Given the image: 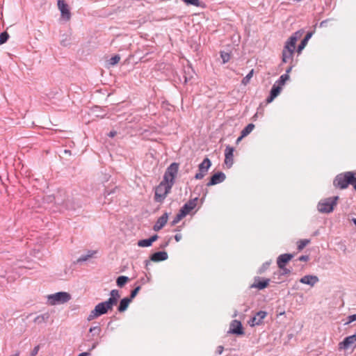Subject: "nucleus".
<instances>
[{
    "label": "nucleus",
    "instance_id": "nucleus-33",
    "mask_svg": "<svg viewBox=\"0 0 356 356\" xmlns=\"http://www.w3.org/2000/svg\"><path fill=\"white\" fill-rule=\"evenodd\" d=\"M254 74V70H251L250 72L242 79L241 83L244 86H246L248 83H249L251 78L252 77Z\"/></svg>",
    "mask_w": 356,
    "mask_h": 356
},
{
    "label": "nucleus",
    "instance_id": "nucleus-1",
    "mask_svg": "<svg viewBox=\"0 0 356 356\" xmlns=\"http://www.w3.org/2000/svg\"><path fill=\"white\" fill-rule=\"evenodd\" d=\"M339 196H334L321 200L317 206L318 211L323 213H329L334 210V207L337 205Z\"/></svg>",
    "mask_w": 356,
    "mask_h": 356
},
{
    "label": "nucleus",
    "instance_id": "nucleus-21",
    "mask_svg": "<svg viewBox=\"0 0 356 356\" xmlns=\"http://www.w3.org/2000/svg\"><path fill=\"white\" fill-rule=\"evenodd\" d=\"M102 332V328L99 325L91 327L89 329V333L87 335L88 340H92L95 336H99Z\"/></svg>",
    "mask_w": 356,
    "mask_h": 356
},
{
    "label": "nucleus",
    "instance_id": "nucleus-49",
    "mask_svg": "<svg viewBox=\"0 0 356 356\" xmlns=\"http://www.w3.org/2000/svg\"><path fill=\"white\" fill-rule=\"evenodd\" d=\"M303 33H304L303 30L298 31L293 35L294 37H297V39L298 40L302 36Z\"/></svg>",
    "mask_w": 356,
    "mask_h": 356
},
{
    "label": "nucleus",
    "instance_id": "nucleus-59",
    "mask_svg": "<svg viewBox=\"0 0 356 356\" xmlns=\"http://www.w3.org/2000/svg\"><path fill=\"white\" fill-rule=\"evenodd\" d=\"M277 316L284 314V312H282L277 311Z\"/></svg>",
    "mask_w": 356,
    "mask_h": 356
},
{
    "label": "nucleus",
    "instance_id": "nucleus-5",
    "mask_svg": "<svg viewBox=\"0 0 356 356\" xmlns=\"http://www.w3.org/2000/svg\"><path fill=\"white\" fill-rule=\"evenodd\" d=\"M109 310L110 309L104 301L99 302L95 307V309L90 312L87 320L88 321H92L97 317L106 314Z\"/></svg>",
    "mask_w": 356,
    "mask_h": 356
},
{
    "label": "nucleus",
    "instance_id": "nucleus-53",
    "mask_svg": "<svg viewBox=\"0 0 356 356\" xmlns=\"http://www.w3.org/2000/svg\"><path fill=\"white\" fill-rule=\"evenodd\" d=\"M169 243H170V239H169L168 241H166V242H165V243H162V244L160 245V248H166V247L169 245Z\"/></svg>",
    "mask_w": 356,
    "mask_h": 356
},
{
    "label": "nucleus",
    "instance_id": "nucleus-56",
    "mask_svg": "<svg viewBox=\"0 0 356 356\" xmlns=\"http://www.w3.org/2000/svg\"><path fill=\"white\" fill-rule=\"evenodd\" d=\"M78 356H90V354L88 352H84L80 353Z\"/></svg>",
    "mask_w": 356,
    "mask_h": 356
},
{
    "label": "nucleus",
    "instance_id": "nucleus-6",
    "mask_svg": "<svg viewBox=\"0 0 356 356\" xmlns=\"http://www.w3.org/2000/svg\"><path fill=\"white\" fill-rule=\"evenodd\" d=\"M71 299V296L67 292H58L49 296V300L51 304L65 303Z\"/></svg>",
    "mask_w": 356,
    "mask_h": 356
},
{
    "label": "nucleus",
    "instance_id": "nucleus-52",
    "mask_svg": "<svg viewBox=\"0 0 356 356\" xmlns=\"http://www.w3.org/2000/svg\"><path fill=\"white\" fill-rule=\"evenodd\" d=\"M181 235L180 234H177L175 236V239L177 242H179L181 239Z\"/></svg>",
    "mask_w": 356,
    "mask_h": 356
},
{
    "label": "nucleus",
    "instance_id": "nucleus-36",
    "mask_svg": "<svg viewBox=\"0 0 356 356\" xmlns=\"http://www.w3.org/2000/svg\"><path fill=\"white\" fill-rule=\"evenodd\" d=\"M141 289L140 285H136V287L131 291L129 298L131 300L137 296Z\"/></svg>",
    "mask_w": 356,
    "mask_h": 356
},
{
    "label": "nucleus",
    "instance_id": "nucleus-19",
    "mask_svg": "<svg viewBox=\"0 0 356 356\" xmlns=\"http://www.w3.org/2000/svg\"><path fill=\"white\" fill-rule=\"evenodd\" d=\"M318 277L316 275H305L300 280V282L302 284H308L313 286L315 284L318 282Z\"/></svg>",
    "mask_w": 356,
    "mask_h": 356
},
{
    "label": "nucleus",
    "instance_id": "nucleus-14",
    "mask_svg": "<svg viewBox=\"0 0 356 356\" xmlns=\"http://www.w3.org/2000/svg\"><path fill=\"white\" fill-rule=\"evenodd\" d=\"M198 200V197H196L193 199L190 200L184 206L180 209V211L184 213V215L186 216L193 209H194L197 205V202Z\"/></svg>",
    "mask_w": 356,
    "mask_h": 356
},
{
    "label": "nucleus",
    "instance_id": "nucleus-2",
    "mask_svg": "<svg viewBox=\"0 0 356 356\" xmlns=\"http://www.w3.org/2000/svg\"><path fill=\"white\" fill-rule=\"evenodd\" d=\"M172 186L169 184L161 181V183L155 188L154 201L156 202L162 203L165 199L167 195L170 192Z\"/></svg>",
    "mask_w": 356,
    "mask_h": 356
},
{
    "label": "nucleus",
    "instance_id": "nucleus-25",
    "mask_svg": "<svg viewBox=\"0 0 356 356\" xmlns=\"http://www.w3.org/2000/svg\"><path fill=\"white\" fill-rule=\"evenodd\" d=\"M312 36V32H308L306 34L305 37L301 41L300 44L298 47L297 51H298V54H300L302 51V50L305 47V46L307 45L309 40L311 38Z\"/></svg>",
    "mask_w": 356,
    "mask_h": 356
},
{
    "label": "nucleus",
    "instance_id": "nucleus-17",
    "mask_svg": "<svg viewBox=\"0 0 356 356\" xmlns=\"http://www.w3.org/2000/svg\"><path fill=\"white\" fill-rule=\"evenodd\" d=\"M168 219V213H164L161 217L158 218L156 223L153 227V229L156 232L161 230L167 223Z\"/></svg>",
    "mask_w": 356,
    "mask_h": 356
},
{
    "label": "nucleus",
    "instance_id": "nucleus-45",
    "mask_svg": "<svg viewBox=\"0 0 356 356\" xmlns=\"http://www.w3.org/2000/svg\"><path fill=\"white\" fill-rule=\"evenodd\" d=\"M270 264V261H266L264 264H263L262 266L259 269V273H264L269 267Z\"/></svg>",
    "mask_w": 356,
    "mask_h": 356
},
{
    "label": "nucleus",
    "instance_id": "nucleus-40",
    "mask_svg": "<svg viewBox=\"0 0 356 356\" xmlns=\"http://www.w3.org/2000/svg\"><path fill=\"white\" fill-rule=\"evenodd\" d=\"M187 5H193L195 6H200V0H182Z\"/></svg>",
    "mask_w": 356,
    "mask_h": 356
},
{
    "label": "nucleus",
    "instance_id": "nucleus-44",
    "mask_svg": "<svg viewBox=\"0 0 356 356\" xmlns=\"http://www.w3.org/2000/svg\"><path fill=\"white\" fill-rule=\"evenodd\" d=\"M350 175H351V177L350 179L349 184L352 185L353 186L354 189L356 191V177L354 176L353 172H352Z\"/></svg>",
    "mask_w": 356,
    "mask_h": 356
},
{
    "label": "nucleus",
    "instance_id": "nucleus-12",
    "mask_svg": "<svg viewBox=\"0 0 356 356\" xmlns=\"http://www.w3.org/2000/svg\"><path fill=\"white\" fill-rule=\"evenodd\" d=\"M229 333L234 334L236 335H242L244 334L242 324L241 321L237 320H233L229 325Z\"/></svg>",
    "mask_w": 356,
    "mask_h": 356
},
{
    "label": "nucleus",
    "instance_id": "nucleus-26",
    "mask_svg": "<svg viewBox=\"0 0 356 356\" xmlns=\"http://www.w3.org/2000/svg\"><path fill=\"white\" fill-rule=\"evenodd\" d=\"M289 57V38H288L284 44V47L282 51V61L284 63L287 62V58Z\"/></svg>",
    "mask_w": 356,
    "mask_h": 356
},
{
    "label": "nucleus",
    "instance_id": "nucleus-16",
    "mask_svg": "<svg viewBox=\"0 0 356 356\" xmlns=\"http://www.w3.org/2000/svg\"><path fill=\"white\" fill-rule=\"evenodd\" d=\"M270 282V279H261L259 277H254V282L250 285V288H257L259 290H262L266 288Z\"/></svg>",
    "mask_w": 356,
    "mask_h": 356
},
{
    "label": "nucleus",
    "instance_id": "nucleus-27",
    "mask_svg": "<svg viewBox=\"0 0 356 356\" xmlns=\"http://www.w3.org/2000/svg\"><path fill=\"white\" fill-rule=\"evenodd\" d=\"M96 251L95 250H89L88 254L81 255L76 261L77 263H81L88 260L90 258L92 257L94 254H96Z\"/></svg>",
    "mask_w": 356,
    "mask_h": 356
},
{
    "label": "nucleus",
    "instance_id": "nucleus-41",
    "mask_svg": "<svg viewBox=\"0 0 356 356\" xmlns=\"http://www.w3.org/2000/svg\"><path fill=\"white\" fill-rule=\"evenodd\" d=\"M149 281V277H148L147 276L143 277L136 282L135 285H140L141 286L143 284H146Z\"/></svg>",
    "mask_w": 356,
    "mask_h": 356
},
{
    "label": "nucleus",
    "instance_id": "nucleus-55",
    "mask_svg": "<svg viewBox=\"0 0 356 356\" xmlns=\"http://www.w3.org/2000/svg\"><path fill=\"white\" fill-rule=\"evenodd\" d=\"M99 342L96 341V342H94L92 347L89 349V350H92L93 349H95L97 346L98 345Z\"/></svg>",
    "mask_w": 356,
    "mask_h": 356
},
{
    "label": "nucleus",
    "instance_id": "nucleus-38",
    "mask_svg": "<svg viewBox=\"0 0 356 356\" xmlns=\"http://www.w3.org/2000/svg\"><path fill=\"white\" fill-rule=\"evenodd\" d=\"M9 38V35L6 31L0 34V45L5 43Z\"/></svg>",
    "mask_w": 356,
    "mask_h": 356
},
{
    "label": "nucleus",
    "instance_id": "nucleus-48",
    "mask_svg": "<svg viewBox=\"0 0 356 356\" xmlns=\"http://www.w3.org/2000/svg\"><path fill=\"white\" fill-rule=\"evenodd\" d=\"M309 259V257L308 255H302L297 259L300 261H307Z\"/></svg>",
    "mask_w": 356,
    "mask_h": 356
},
{
    "label": "nucleus",
    "instance_id": "nucleus-43",
    "mask_svg": "<svg viewBox=\"0 0 356 356\" xmlns=\"http://www.w3.org/2000/svg\"><path fill=\"white\" fill-rule=\"evenodd\" d=\"M220 56L224 63L228 62L230 58V56L228 53L221 52Z\"/></svg>",
    "mask_w": 356,
    "mask_h": 356
},
{
    "label": "nucleus",
    "instance_id": "nucleus-32",
    "mask_svg": "<svg viewBox=\"0 0 356 356\" xmlns=\"http://www.w3.org/2000/svg\"><path fill=\"white\" fill-rule=\"evenodd\" d=\"M310 243L309 239H302L300 240L297 242L298 250L299 251L302 250L305 246H307Z\"/></svg>",
    "mask_w": 356,
    "mask_h": 356
},
{
    "label": "nucleus",
    "instance_id": "nucleus-58",
    "mask_svg": "<svg viewBox=\"0 0 356 356\" xmlns=\"http://www.w3.org/2000/svg\"><path fill=\"white\" fill-rule=\"evenodd\" d=\"M243 138V137H242V134H241V136L236 140V144H238L242 140Z\"/></svg>",
    "mask_w": 356,
    "mask_h": 356
},
{
    "label": "nucleus",
    "instance_id": "nucleus-37",
    "mask_svg": "<svg viewBox=\"0 0 356 356\" xmlns=\"http://www.w3.org/2000/svg\"><path fill=\"white\" fill-rule=\"evenodd\" d=\"M298 39L297 37H294L293 35L291 36V56H292L295 49L296 44Z\"/></svg>",
    "mask_w": 356,
    "mask_h": 356
},
{
    "label": "nucleus",
    "instance_id": "nucleus-9",
    "mask_svg": "<svg viewBox=\"0 0 356 356\" xmlns=\"http://www.w3.org/2000/svg\"><path fill=\"white\" fill-rule=\"evenodd\" d=\"M234 148L230 145H227L225 149V161L224 163L227 168H230L234 163Z\"/></svg>",
    "mask_w": 356,
    "mask_h": 356
},
{
    "label": "nucleus",
    "instance_id": "nucleus-46",
    "mask_svg": "<svg viewBox=\"0 0 356 356\" xmlns=\"http://www.w3.org/2000/svg\"><path fill=\"white\" fill-rule=\"evenodd\" d=\"M348 321L345 324H349L356 321V314L350 315L347 318Z\"/></svg>",
    "mask_w": 356,
    "mask_h": 356
},
{
    "label": "nucleus",
    "instance_id": "nucleus-10",
    "mask_svg": "<svg viewBox=\"0 0 356 356\" xmlns=\"http://www.w3.org/2000/svg\"><path fill=\"white\" fill-rule=\"evenodd\" d=\"M168 257V254L165 251L156 252L153 253L150 256V260L145 261L146 268L147 269V266L150 264V261H152L154 262L163 261L166 260Z\"/></svg>",
    "mask_w": 356,
    "mask_h": 356
},
{
    "label": "nucleus",
    "instance_id": "nucleus-23",
    "mask_svg": "<svg viewBox=\"0 0 356 356\" xmlns=\"http://www.w3.org/2000/svg\"><path fill=\"white\" fill-rule=\"evenodd\" d=\"M285 72L286 73L284 74H282L279 78V79L274 83L275 85H277L278 86L281 87V88H282V86L285 84L286 81L289 78V67L286 68Z\"/></svg>",
    "mask_w": 356,
    "mask_h": 356
},
{
    "label": "nucleus",
    "instance_id": "nucleus-30",
    "mask_svg": "<svg viewBox=\"0 0 356 356\" xmlns=\"http://www.w3.org/2000/svg\"><path fill=\"white\" fill-rule=\"evenodd\" d=\"M254 128V125L252 123L248 124L242 131V137L248 136Z\"/></svg>",
    "mask_w": 356,
    "mask_h": 356
},
{
    "label": "nucleus",
    "instance_id": "nucleus-13",
    "mask_svg": "<svg viewBox=\"0 0 356 356\" xmlns=\"http://www.w3.org/2000/svg\"><path fill=\"white\" fill-rule=\"evenodd\" d=\"M226 179L225 174L222 172H218L214 173L211 177L209 182L207 184V186H211L223 182Z\"/></svg>",
    "mask_w": 356,
    "mask_h": 356
},
{
    "label": "nucleus",
    "instance_id": "nucleus-20",
    "mask_svg": "<svg viewBox=\"0 0 356 356\" xmlns=\"http://www.w3.org/2000/svg\"><path fill=\"white\" fill-rule=\"evenodd\" d=\"M289 261V253H285L278 257L277 264L280 269L286 270L285 266Z\"/></svg>",
    "mask_w": 356,
    "mask_h": 356
},
{
    "label": "nucleus",
    "instance_id": "nucleus-8",
    "mask_svg": "<svg viewBox=\"0 0 356 356\" xmlns=\"http://www.w3.org/2000/svg\"><path fill=\"white\" fill-rule=\"evenodd\" d=\"M356 346V333L346 337L341 342L339 343V348L341 350H348L354 348Z\"/></svg>",
    "mask_w": 356,
    "mask_h": 356
},
{
    "label": "nucleus",
    "instance_id": "nucleus-57",
    "mask_svg": "<svg viewBox=\"0 0 356 356\" xmlns=\"http://www.w3.org/2000/svg\"><path fill=\"white\" fill-rule=\"evenodd\" d=\"M115 134H116V132H115V131H111V132L109 133L108 136H109L110 137H114V136H115Z\"/></svg>",
    "mask_w": 356,
    "mask_h": 356
},
{
    "label": "nucleus",
    "instance_id": "nucleus-31",
    "mask_svg": "<svg viewBox=\"0 0 356 356\" xmlns=\"http://www.w3.org/2000/svg\"><path fill=\"white\" fill-rule=\"evenodd\" d=\"M185 216H186L184 215V213L179 210V213L176 215V216L174 218V219L171 222V226H175Z\"/></svg>",
    "mask_w": 356,
    "mask_h": 356
},
{
    "label": "nucleus",
    "instance_id": "nucleus-47",
    "mask_svg": "<svg viewBox=\"0 0 356 356\" xmlns=\"http://www.w3.org/2000/svg\"><path fill=\"white\" fill-rule=\"evenodd\" d=\"M39 350H40L39 345L35 346L34 348L32 350L30 356H36V355L38 353Z\"/></svg>",
    "mask_w": 356,
    "mask_h": 356
},
{
    "label": "nucleus",
    "instance_id": "nucleus-54",
    "mask_svg": "<svg viewBox=\"0 0 356 356\" xmlns=\"http://www.w3.org/2000/svg\"><path fill=\"white\" fill-rule=\"evenodd\" d=\"M60 43L64 47H66L70 44L66 40H63Z\"/></svg>",
    "mask_w": 356,
    "mask_h": 356
},
{
    "label": "nucleus",
    "instance_id": "nucleus-60",
    "mask_svg": "<svg viewBox=\"0 0 356 356\" xmlns=\"http://www.w3.org/2000/svg\"><path fill=\"white\" fill-rule=\"evenodd\" d=\"M352 221L353 222V223L356 226V218H353L352 219Z\"/></svg>",
    "mask_w": 356,
    "mask_h": 356
},
{
    "label": "nucleus",
    "instance_id": "nucleus-18",
    "mask_svg": "<svg viewBox=\"0 0 356 356\" xmlns=\"http://www.w3.org/2000/svg\"><path fill=\"white\" fill-rule=\"evenodd\" d=\"M281 90H282L281 87L278 86L277 85L274 84L270 91V95L266 99V103L267 104L271 103L274 100V99L276 98L279 95Z\"/></svg>",
    "mask_w": 356,
    "mask_h": 356
},
{
    "label": "nucleus",
    "instance_id": "nucleus-35",
    "mask_svg": "<svg viewBox=\"0 0 356 356\" xmlns=\"http://www.w3.org/2000/svg\"><path fill=\"white\" fill-rule=\"evenodd\" d=\"M152 245L149 238L140 240L138 242V245L139 247H149Z\"/></svg>",
    "mask_w": 356,
    "mask_h": 356
},
{
    "label": "nucleus",
    "instance_id": "nucleus-3",
    "mask_svg": "<svg viewBox=\"0 0 356 356\" xmlns=\"http://www.w3.org/2000/svg\"><path fill=\"white\" fill-rule=\"evenodd\" d=\"M179 168L178 163H172L165 170L163 181L173 186Z\"/></svg>",
    "mask_w": 356,
    "mask_h": 356
},
{
    "label": "nucleus",
    "instance_id": "nucleus-28",
    "mask_svg": "<svg viewBox=\"0 0 356 356\" xmlns=\"http://www.w3.org/2000/svg\"><path fill=\"white\" fill-rule=\"evenodd\" d=\"M130 279L124 275L119 276L116 280V284L119 287H123Z\"/></svg>",
    "mask_w": 356,
    "mask_h": 356
},
{
    "label": "nucleus",
    "instance_id": "nucleus-42",
    "mask_svg": "<svg viewBox=\"0 0 356 356\" xmlns=\"http://www.w3.org/2000/svg\"><path fill=\"white\" fill-rule=\"evenodd\" d=\"M110 297L112 298H114V299H116V300H119V298H120V293L118 291V290L117 289H113L111 290V293H110Z\"/></svg>",
    "mask_w": 356,
    "mask_h": 356
},
{
    "label": "nucleus",
    "instance_id": "nucleus-51",
    "mask_svg": "<svg viewBox=\"0 0 356 356\" xmlns=\"http://www.w3.org/2000/svg\"><path fill=\"white\" fill-rule=\"evenodd\" d=\"M159 236L157 234H154L152 236L149 238L152 243H153L154 241H156L158 239Z\"/></svg>",
    "mask_w": 356,
    "mask_h": 356
},
{
    "label": "nucleus",
    "instance_id": "nucleus-29",
    "mask_svg": "<svg viewBox=\"0 0 356 356\" xmlns=\"http://www.w3.org/2000/svg\"><path fill=\"white\" fill-rule=\"evenodd\" d=\"M49 318V315L48 313H45L41 315L38 316L35 318L34 322L38 324L46 322Z\"/></svg>",
    "mask_w": 356,
    "mask_h": 356
},
{
    "label": "nucleus",
    "instance_id": "nucleus-39",
    "mask_svg": "<svg viewBox=\"0 0 356 356\" xmlns=\"http://www.w3.org/2000/svg\"><path fill=\"white\" fill-rule=\"evenodd\" d=\"M120 60V56L118 54H116L110 58L109 64L111 65H115L118 64Z\"/></svg>",
    "mask_w": 356,
    "mask_h": 356
},
{
    "label": "nucleus",
    "instance_id": "nucleus-22",
    "mask_svg": "<svg viewBox=\"0 0 356 356\" xmlns=\"http://www.w3.org/2000/svg\"><path fill=\"white\" fill-rule=\"evenodd\" d=\"M132 300L128 297L122 298L120 302L119 306L118 307V311L119 312H124V311H126L129 307V303Z\"/></svg>",
    "mask_w": 356,
    "mask_h": 356
},
{
    "label": "nucleus",
    "instance_id": "nucleus-34",
    "mask_svg": "<svg viewBox=\"0 0 356 356\" xmlns=\"http://www.w3.org/2000/svg\"><path fill=\"white\" fill-rule=\"evenodd\" d=\"M108 306V309L111 310L113 307L117 305L118 300L112 298H109L107 300L104 301Z\"/></svg>",
    "mask_w": 356,
    "mask_h": 356
},
{
    "label": "nucleus",
    "instance_id": "nucleus-15",
    "mask_svg": "<svg viewBox=\"0 0 356 356\" xmlns=\"http://www.w3.org/2000/svg\"><path fill=\"white\" fill-rule=\"evenodd\" d=\"M267 313L264 311H259L250 319L249 324L250 326L260 325L264 318L266 316Z\"/></svg>",
    "mask_w": 356,
    "mask_h": 356
},
{
    "label": "nucleus",
    "instance_id": "nucleus-50",
    "mask_svg": "<svg viewBox=\"0 0 356 356\" xmlns=\"http://www.w3.org/2000/svg\"><path fill=\"white\" fill-rule=\"evenodd\" d=\"M224 350V347L222 346H218L216 348V354L221 355Z\"/></svg>",
    "mask_w": 356,
    "mask_h": 356
},
{
    "label": "nucleus",
    "instance_id": "nucleus-24",
    "mask_svg": "<svg viewBox=\"0 0 356 356\" xmlns=\"http://www.w3.org/2000/svg\"><path fill=\"white\" fill-rule=\"evenodd\" d=\"M312 36V32H308L306 34L305 37L301 41L300 44L298 47L297 51H298V54H300L302 51V50L305 47V46L307 45L309 40L311 38Z\"/></svg>",
    "mask_w": 356,
    "mask_h": 356
},
{
    "label": "nucleus",
    "instance_id": "nucleus-61",
    "mask_svg": "<svg viewBox=\"0 0 356 356\" xmlns=\"http://www.w3.org/2000/svg\"><path fill=\"white\" fill-rule=\"evenodd\" d=\"M293 256L291 254V256H290V258H291V260L293 259Z\"/></svg>",
    "mask_w": 356,
    "mask_h": 356
},
{
    "label": "nucleus",
    "instance_id": "nucleus-4",
    "mask_svg": "<svg viewBox=\"0 0 356 356\" xmlns=\"http://www.w3.org/2000/svg\"><path fill=\"white\" fill-rule=\"evenodd\" d=\"M351 173L352 172H346L337 175L334 179L333 185L341 189L346 188L350 183Z\"/></svg>",
    "mask_w": 356,
    "mask_h": 356
},
{
    "label": "nucleus",
    "instance_id": "nucleus-7",
    "mask_svg": "<svg viewBox=\"0 0 356 356\" xmlns=\"http://www.w3.org/2000/svg\"><path fill=\"white\" fill-rule=\"evenodd\" d=\"M211 165V162L209 158H205L201 163L199 164V172L195 175V179H202L204 178L209 168Z\"/></svg>",
    "mask_w": 356,
    "mask_h": 356
},
{
    "label": "nucleus",
    "instance_id": "nucleus-11",
    "mask_svg": "<svg viewBox=\"0 0 356 356\" xmlns=\"http://www.w3.org/2000/svg\"><path fill=\"white\" fill-rule=\"evenodd\" d=\"M58 7L61 13L62 17L65 20H70L71 17V13L69 10L68 5L64 0H58Z\"/></svg>",
    "mask_w": 356,
    "mask_h": 356
}]
</instances>
